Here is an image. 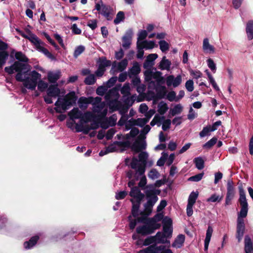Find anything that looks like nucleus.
<instances>
[{"label": "nucleus", "instance_id": "nucleus-1", "mask_svg": "<svg viewBox=\"0 0 253 253\" xmlns=\"http://www.w3.org/2000/svg\"><path fill=\"white\" fill-rule=\"evenodd\" d=\"M238 189L240 195L239 202L241 205V209L238 214L236 238L237 239L238 242H240L245 231V224L244 218H245L248 214V204L247 203L245 192L242 183L239 186Z\"/></svg>", "mask_w": 253, "mask_h": 253}, {"label": "nucleus", "instance_id": "nucleus-2", "mask_svg": "<svg viewBox=\"0 0 253 253\" xmlns=\"http://www.w3.org/2000/svg\"><path fill=\"white\" fill-rule=\"evenodd\" d=\"M30 69V66L27 63H23L18 61H15L10 66L5 67L4 71L9 75L14 73V71L17 72L15 76V79L18 82H23V85L26 88L28 85L29 77L23 78V75H27Z\"/></svg>", "mask_w": 253, "mask_h": 253}, {"label": "nucleus", "instance_id": "nucleus-3", "mask_svg": "<svg viewBox=\"0 0 253 253\" xmlns=\"http://www.w3.org/2000/svg\"><path fill=\"white\" fill-rule=\"evenodd\" d=\"M77 99L78 97L74 91L67 93L63 98H58L54 104L56 106L54 108L56 112L61 113V110L59 108H61L64 111L68 109L69 107L76 103Z\"/></svg>", "mask_w": 253, "mask_h": 253}, {"label": "nucleus", "instance_id": "nucleus-4", "mask_svg": "<svg viewBox=\"0 0 253 253\" xmlns=\"http://www.w3.org/2000/svg\"><path fill=\"white\" fill-rule=\"evenodd\" d=\"M26 31L29 34V38L27 40L35 45L37 50L43 53L47 58L51 60H56V57L51 53H50L46 48L41 45H44V43L42 42L35 34L32 33L29 29H27Z\"/></svg>", "mask_w": 253, "mask_h": 253}, {"label": "nucleus", "instance_id": "nucleus-5", "mask_svg": "<svg viewBox=\"0 0 253 253\" xmlns=\"http://www.w3.org/2000/svg\"><path fill=\"white\" fill-rule=\"evenodd\" d=\"M145 136H142L140 134L137 138L136 140L133 143L129 148L135 153L142 152V150L146 148V142L145 141Z\"/></svg>", "mask_w": 253, "mask_h": 253}, {"label": "nucleus", "instance_id": "nucleus-6", "mask_svg": "<svg viewBox=\"0 0 253 253\" xmlns=\"http://www.w3.org/2000/svg\"><path fill=\"white\" fill-rule=\"evenodd\" d=\"M145 197V195L142 192L140 193L138 195L136 196V197L134 198L135 200L133 199H130V201L132 203V209L131 211V214H132L133 217H136L138 215V211L140 207V205L141 202L143 200Z\"/></svg>", "mask_w": 253, "mask_h": 253}, {"label": "nucleus", "instance_id": "nucleus-7", "mask_svg": "<svg viewBox=\"0 0 253 253\" xmlns=\"http://www.w3.org/2000/svg\"><path fill=\"white\" fill-rule=\"evenodd\" d=\"M31 78L29 77L28 83L27 88L34 90L37 85L38 80L41 78V75L35 70L31 72L30 74Z\"/></svg>", "mask_w": 253, "mask_h": 253}, {"label": "nucleus", "instance_id": "nucleus-8", "mask_svg": "<svg viewBox=\"0 0 253 253\" xmlns=\"http://www.w3.org/2000/svg\"><path fill=\"white\" fill-rule=\"evenodd\" d=\"M117 146L125 148H129L130 146V143L129 141H116L106 148L108 153L117 151L118 149Z\"/></svg>", "mask_w": 253, "mask_h": 253}, {"label": "nucleus", "instance_id": "nucleus-9", "mask_svg": "<svg viewBox=\"0 0 253 253\" xmlns=\"http://www.w3.org/2000/svg\"><path fill=\"white\" fill-rule=\"evenodd\" d=\"M133 31L131 29L127 30L122 38V46L126 49H128L131 43Z\"/></svg>", "mask_w": 253, "mask_h": 253}, {"label": "nucleus", "instance_id": "nucleus-10", "mask_svg": "<svg viewBox=\"0 0 253 253\" xmlns=\"http://www.w3.org/2000/svg\"><path fill=\"white\" fill-rule=\"evenodd\" d=\"M166 81L168 86L172 85L173 87H175L181 83L182 78L180 75L177 76L176 78H174L173 75H169L167 77Z\"/></svg>", "mask_w": 253, "mask_h": 253}, {"label": "nucleus", "instance_id": "nucleus-11", "mask_svg": "<svg viewBox=\"0 0 253 253\" xmlns=\"http://www.w3.org/2000/svg\"><path fill=\"white\" fill-rule=\"evenodd\" d=\"M144 225L139 226L136 229L137 234L141 236H147L153 233L150 224L148 223H143Z\"/></svg>", "mask_w": 253, "mask_h": 253}, {"label": "nucleus", "instance_id": "nucleus-12", "mask_svg": "<svg viewBox=\"0 0 253 253\" xmlns=\"http://www.w3.org/2000/svg\"><path fill=\"white\" fill-rule=\"evenodd\" d=\"M156 94L153 96V99L154 101L164 98L167 92V88L165 86H156Z\"/></svg>", "mask_w": 253, "mask_h": 253}, {"label": "nucleus", "instance_id": "nucleus-13", "mask_svg": "<svg viewBox=\"0 0 253 253\" xmlns=\"http://www.w3.org/2000/svg\"><path fill=\"white\" fill-rule=\"evenodd\" d=\"M46 93L49 97L56 98L60 96V90L58 87L57 84H51L47 88Z\"/></svg>", "mask_w": 253, "mask_h": 253}, {"label": "nucleus", "instance_id": "nucleus-14", "mask_svg": "<svg viewBox=\"0 0 253 253\" xmlns=\"http://www.w3.org/2000/svg\"><path fill=\"white\" fill-rule=\"evenodd\" d=\"M112 9L109 6L102 5L100 14L104 16L107 20H111L113 19V13L111 11Z\"/></svg>", "mask_w": 253, "mask_h": 253}, {"label": "nucleus", "instance_id": "nucleus-15", "mask_svg": "<svg viewBox=\"0 0 253 253\" xmlns=\"http://www.w3.org/2000/svg\"><path fill=\"white\" fill-rule=\"evenodd\" d=\"M40 239L38 235H35L32 237L28 241L24 243V248L26 249H29L33 247L38 242Z\"/></svg>", "mask_w": 253, "mask_h": 253}, {"label": "nucleus", "instance_id": "nucleus-16", "mask_svg": "<svg viewBox=\"0 0 253 253\" xmlns=\"http://www.w3.org/2000/svg\"><path fill=\"white\" fill-rule=\"evenodd\" d=\"M158 56L156 53L149 54L147 56L146 59L143 64V67L146 69L148 66H152L153 64V61L158 58Z\"/></svg>", "mask_w": 253, "mask_h": 253}, {"label": "nucleus", "instance_id": "nucleus-17", "mask_svg": "<svg viewBox=\"0 0 253 253\" xmlns=\"http://www.w3.org/2000/svg\"><path fill=\"white\" fill-rule=\"evenodd\" d=\"M68 115L72 120L78 119H81V118L83 117V113L78 108H74L69 112Z\"/></svg>", "mask_w": 253, "mask_h": 253}, {"label": "nucleus", "instance_id": "nucleus-18", "mask_svg": "<svg viewBox=\"0 0 253 253\" xmlns=\"http://www.w3.org/2000/svg\"><path fill=\"white\" fill-rule=\"evenodd\" d=\"M185 241V235L183 234L178 235L172 244L173 247L177 248H181Z\"/></svg>", "mask_w": 253, "mask_h": 253}, {"label": "nucleus", "instance_id": "nucleus-19", "mask_svg": "<svg viewBox=\"0 0 253 253\" xmlns=\"http://www.w3.org/2000/svg\"><path fill=\"white\" fill-rule=\"evenodd\" d=\"M246 32L248 39L251 41L253 39V20H249L246 25Z\"/></svg>", "mask_w": 253, "mask_h": 253}, {"label": "nucleus", "instance_id": "nucleus-20", "mask_svg": "<svg viewBox=\"0 0 253 253\" xmlns=\"http://www.w3.org/2000/svg\"><path fill=\"white\" fill-rule=\"evenodd\" d=\"M147 201H150L152 203L155 204L158 200V197L156 195L154 191L150 190H147L145 191Z\"/></svg>", "mask_w": 253, "mask_h": 253}, {"label": "nucleus", "instance_id": "nucleus-21", "mask_svg": "<svg viewBox=\"0 0 253 253\" xmlns=\"http://www.w3.org/2000/svg\"><path fill=\"white\" fill-rule=\"evenodd\" d=\"M171 65L170 61L166 59V56H164L160 62L159 68L162 70H169Z\"/></svg>", "mask_w": 253, "mask_h": 253}, {"label": "nucleus", "instance_id": "nucleus-22", "mask_svg": "<svg viewBox=\"0 0 253 253\" xmlns=\"http://www.w3.org/2000/svg\"><path fill=\"white\" fill-rule=\"evenodd\" d=\"M138 214L140 215V216H136L135 218H137V221L139 223H147L146 222H149L150 217H148V216L150 214H148V213L145 210L144 211H141L139 212L138 211Z\"/></svg>", "mask_w": 253, "mask_h": 253}, {"label": "nucleus", "instance_id": "nucleus-23", "mask_svg": "<svg viewBox=\"0 0 253 253\" xmlns=\"http://www.w3.org/2000/svg\"><path fill=\"white\" fill-rule=\"evenodd\" d=\"M141 69L139 64L135 62L133 63L132 67L129 69L128 72V76L131 77V75L136 76L140 72Z\"/></svg>", "mask_w": 253, "mask_h": 253}, {"label": "nucleus", "instance_id": "nucleus-24", "mask_svg": "<svg viewBox=\"0 0 253 253\" xmlns=\"http://www.w3.org/2000/svg\"><path fill=\"white\" fill-rule=\"evenodd\" d=\"M235 189L234 187V183L232 180H229L227 183V193L226 196L234 197Z\"/></svg>", "mask_w": 253, "mask_h": 253}, {"label": "nucleus", "instance_id": "nucleus-25", "mask_svg": "<svg viewBox=\"0 0 253 253\" xmlns=\"http://www.w3.org/2000/svg\"><path fill=\"white\" fill-rule=\"evenodd\" d=\"M203 48L205 52L209 53L214 52V47L209 43V39L208 38L204 39Z\"/></svg>", "mask_w": 253, "mask_h": 253}, {"label": "nucleus", "instance_id": "nucleus-26", "mask_svg": "<svg viewBox=\"0 0 253 253\" xmlns=\"http://www.w3.org/2000/svg\"><path fill=\"white\" fill-rule=\"evenodd\" d=\"M60 71L55 73H49L47 76L49 82L50 83H55L60 78Z\"/></svg>", "mask_w": 253, "mask_h": 253}, {"label": "nucleus", "instance_id": "nucleus-27", "mask_svg": "<svg viewBox=\"0 0 253 253\" xmlns=\"http://www.w3.org/2000/svg\"><path fill=\"white\" fill-rule=\"evenodd\" d=\"M96 118H97L96 115H94L90 112H87L84 114H83V117L81 118V120L84 121V122L87 123L91 120L93 121Z\"/></svg>", "mask_w": 253, "mask_h": 253}, {"label": "nucleus", "instance_id": "nucleus-28", "mask_svg": "<svg viewBox=\"0 0 253 253\" xmlns=\"http://www.w3.org/2000/svg\"><path fill=\"white\" fill-rule=\"evenodd\" d=\"M193 161L197 169L201 170L204 168L205 162L202 157H196L194 159Z\"/></svg>", "mask_w": 253, "mask_h": 253}, {"label": "nucleus", "instance_id": "nucleus-29", "mask_svg": "<svg viewBox=\"0 0 253 253\" xmlns=\"http://www.w3.org/2000/svg\"><path fill=\"white\" fill-rule=\"evenodd\" d=\"M8 56L9 53L7 51H0V68L5 64Z\"/></svg>", "mask_w": 253, "mask_h": 253}, {"label": "nucleus", "instance_id": "nucleus-30", "mask_svg": "<svg viewBox=\"0 0 253 253\" xmlns=\"http://www.w3.org/2000/svg\"><path fill=\"white\" fill-rule=\"evenodd\" d=\"M15 57L18 60L17 61L19 62H22L25 63L29 61V59L21 51L16 52L15 54Z\"/></svg>", "mask_w": 253, "mask_h": 253}, {"label": "nucleus", "instance_id": "nucleus-31", "mask_svg": "<svg viewBox=\"0 0 253 253\" xmlns=\"http://www.w3.org/2000/svg\"><path fill=\"white\" fill-rule=\"evenodd\" d=\"M97 63L98 64V65L105 68L109 67L111 65V61L107 60L105 57H100Z\"/></svg>", "mask_w": 253, "mask_h": 253}, {"label": "nucleus", "instance_id": "nucleus-32", "mask_svg": "<svg viewBox=\"0 0 253 253\" xmlns=\"http://www.w3.org/2000/svg\"><path fill=\"white\" fill-rule=\"evenodd\" d=\"M160 234V232H158L155 236H150L146 238L143 242V245L147 246H149L150 244L156 242V238Z\"/></svg>", "mask_w": 253, "mask_h": 253}, {"label": "nucleus", "instance_id": "nucleus-33", "mask_svg": "<svg viewBox=\"0 0 253 253\" xmlns=\"http://www.w3.org/2000/svg\"><path fill=\"white\" fill-rule=\"evenodd\" d=\"M130 88L128 83H125L121 89V93L125 96H128L130 94Z\"/></svg>", "mask_w": 253, "mask_h": 253}, {"label": "nucleus", "instance_id": "nucleus-34", "mask_svg": "<svg viewBox=\"0 0 253 253\" xmlns=\"http://www.w3.org/2000/svg\"><path fill=\"white\" fill-rule=\"evenodd\" d=\"M169 108L166 103L162 101L158 105V112L162 115H164Z\"/></svg>", "mask_w": 253, "mask_h": 253}, {"label": "nucleus", "instance_id": "nucleus-35", "mask_svg": "<svg viewBox=\"0 0 253 253\" xmlns=\"http://www.w3.org/2000/svg\"><path fill=\"white\" fill-rule=\"evenodd\" d=\"M198 197V193L193 191L189 196L188 204L194 205L196 203V200Z\"/></svg>", "mask_w": 253, "mask_h": 253}, {"label": "nucleus", "instance_id": "nucleus-36", "mask_svg": "<svg viewBox=\"0 0 253 253\" xmlns=\"http://www.w3.org/2000/svg\"><path fill=\"white\" fill-rule=\"evenodd\" d=\"M128 64V61L126 59H124L118 63L117 66V69L120 72L124 71Z\"/></svg>", "mask_w": 253, "mask_h": 253}, {"label": "nucleus", "instance_id": "nucleus-37", "mask_svg": "<svg viewBox=\"0 0 253 253\" xmlns=\"http://www.w3.org/2000/svg\"><path fill=\"white\" fill-rule=\"evenodd\" d=\"M217 141V138L213 137L211 139L207 142L203 146V148L205 149H210L213 146Z\"/></svg>", "mask_w": 253, "mask_h": 253}, {"label": "nucleus", "instance_id": "nucleus-38", "mask_svg": "<svg viewBox=\"0 0 253 253\" xmlns=\"http://www.w3.org/2000/svg\"><path fill=\"white\" fill-rule=\"evenodd\" d=\"M92 99L91 98V97H84V96H82V97H81L79 99V101H78V103H79V106L80 108H82L83 107V104H90L91 103V100Z\"/></svg>", "mask_w": 253, "mask_h": 253}, {"label": "nucleus", "instance_id": "nucleus-39", "mask_svg": "<svg viewBox=\"0 0 253 253\" xmlns=\"http://www.w3.org/2000/svg\"><path fill=\"white\" fill-rule=\"evenodd\" d=\"M95 82L96 79L93 74L89 75L84 80V83L86 85H92L94 84Z\"/></svg>", "mask_w": 253, "mask_h": 253}, {"label": "nucleus", "instance_id": "nucleus-40", "mask_svg": "<svg viewBox=\"0 0 253 253\" xmlns=\"http://www.w3.org/2000/svg\"><path fill=\"white\" fill-rule=\"evenodd\" d=\"M92 99L91 100V103L90 104H92L94 107H97L100 109L103 108L102 106H100L99 104L101 102L102 99L100 97H96L95 98L93 97H90Z\"/></svg>", "mask_w": 253, "mask_h": 253}, {"label": "nucleus", "instance_id": "nucleus-41", "mask_svg": "<svg viewBox=\"0 0 253 253\" xmlns=\"http://www.w3.org/2000/svg\"><path fill=\"white\" fill-rule=\"evenodd\" d=\"M140 154L138 155L139 161L141 162V164H147V160L148 158V154L146 152H140Z\"/></svg>", "mask_w": 253, "mask_h": 253}, {"label": "nucleus", "instance_id": "nucleus-42", "mask_svg": "<svg viewBox=\"0 0 253 253\" xmlns=\"http://www.w3.org/2000/svg\"><path fill=\"white\" fill-rule=\"evenodd\" d=\"M160 48L163 52H165L169 48V44L164 40H161L159 42Z\"/></svg>", "mask_w": 253, "mask_h": 253}, {"label": "nucleus", "instance_id": "nucleus-43", "mask_svg": "<svg viewBox=\"0 0 253 253\" xmlns=\"http://www.w3.org/2000/svg\"><path fill=\"white\" fill-rule=\"evenodd\" d=\"M85 50V47L83 45H79L75 49L73 56L75 58H77Z\"/></svg>", "mask_w": 253, "mask_h": 253}, {"label": "nucleus", "instance_id": "nucleus-44", "mask_svg": "<svg viewBox=\"0 0 253 253\" xmlns=\"http://www.w3.org/2000/svg\"><path fill=\"white\" fill-rule=\"evenodd\" d=\"M141 193V192L139 189V187L137 186H134L131 187L129 195L131 197L134 198Z\"/></svg>", "mask_w": 253, "mask_h": 253}, {"label": "nucleus", "instance_id": "nucleus-45", "mask_svg": "<svg viewBox=\"0 0 253 253\" xmlns=\"http://www.w3.org/2000/svg\"><path fill=\"white\" fill-rule=\"evenodd\" d=\"M125 19V13L123 11H120L118 12L116 18L114 19V23L115 24H118Z\"/></svg>", "mask_w": 253, "mask_h": 253}, {"label": "nucleus", "instance_id": "nucleus-46", "mask_svg": "<svg viewBox=\"0 0 253 253\" xmlns=\"http://www.w3.org/2000/svg\"><path fill=\"white\" fill-rule=\"evenodd\" d=\"M136 97V94L131 95L130 97H127L124 101L125 104L128 106H132L135 100Z\"/></svg>", "mask_w": 253, "mask_h": 253}, {"label": "nucleus", "instance_id": "nucleus-47", "mask_svg": "<svg viewBox=\"0 0 253 253\" xmlns=\"http://www.w3.org/2000/svg\"><path fill=\"white\" fill-rule=\"evenodd\" d=\"M182 110V107L180 104L176 105L173 109L170 110L171 114L174 116L176 114H180Z\"/></svg>", "mask_w": 253, "mask_h": 253}, {"label": "nucleus", "instance_id": "nucleus-48", "mask_svg": "<svg viewBox=\"0 0 253 253\" xmlns=\"http://www.w3.org/2000/svg\"><path fill=\"white\" fill-rule=\"evenodd\" d=\"M163 234L166 235V238H170L172 234V226H163Z\"/></svg>", "mask_w": 253, "mask_h": 253}, {"label": "nucleus", "instance_id": "nucleus-49", "mask_svg": "<svg viewBox=\"0 0 253 253\" xmlns=\"http://www.w3.org/2000/svg\"><path fill=\"white\" fill-rule=\"evenodd\" d=\"M146 164H139L136 169V171L137 173L139 174V175H143L145 171Z\"/></svg>", "mask_w": 253, "mask_h": 253}, {"label": "nucleus", "instance_id": "nucleus-50", "mask_svg": "<svg viewBox=\"0 0 253 253\" xmlns=\"http://www.w3.org/2000/svg\"><path fill=\"white\" fill-rule=\"evenodd\" d=\"M204 174V173L203 172L202 173H198L194 176L190 177L188 178V180L190 181L198 182L202 179Z\"/></svg>", "mask_w": 253, "mask_h": 253}, {"label": "nucleus", "instance_id": "nucleus-51", "mask_svg": "<svg viewBox=\"0 0 253 253\" xmlns=\"http://www.w3.org/2000/svg\"><path fill=\"white\" fill-rule=\"evenodd\" d=\"M131 216H132V215H129L128 217V219L129 222V227L130 229L133 230L135 228V227L136 225V224L138 222V221H137V218H135V219H133L131 218Z\"/></svg>", "mask_w": 253, "mask_h": 253}, {"label": "nucleus", "instance_id": "nucleus-52", "mask_svg": "<svg viewBox=\"0 0 253 253\" xmlns=\"http://www.w3.org/2000/svg\"><path fill=\"white\" fill-rule=\"evenodd\" d=\"M164 215L162 213H158L155 214L153 217L150 218L149 221L153 222L160 221L163 220L164 218Z\"/></svg>", "mask_w": 253, "mask_h": 253}, {"label": "nucleus", "instance_id": "nucleus-53", "mask_svg": "<svg viewBox=\"0 0 253 253\" xmlns=\"http://www.w3.org/2000/svg\"><path fill=\"white\" fill-rule=\"evenodd\" d=\"M117 94V90L114 88H112L106 94L105 98L106 100H110L112 97L115 96Z\"/></svg>", "mask_w": 253, "mask_h": 253}, {"label": "nucleus", "instance_id": "nucleus-54", "mask_svg": "<svg viewBox=\"0 0 253 253\" xmlns=\"http://www.w3.org/2000/svg\"><path fill=\"white\" fill-rule=\"evenodd\" d=\"M135 125L141 127H143L145 125L148 123V119L146 118H138L134 119Z\"/></svg>", "mask_w": 253, "mask_h": 253}, {"label": "nucleus", "instance_id": "nucleus-55", "mask_svg": "<svg viewBox=\"0 0 253 253\" xmlns=\"http://www.w3.org/2000/svg\"><path fill=\"white\" fill-rule=\"evenodd\" d=\"M222 199V197H220L215 194H213L207 199V202H219Z\"/></svg>", "mask_w": 253, "mask_h": 253}, {"label": "nucleus", "instance_id": "nucleus-56", "mask_svg": "<svg viewBox=\"0 0 253 253\" xmlns=\"http://www.w3.org/2000/svg\"><path fill=\"white\" fill-rule=\"evenodd\" d=\"M154 205V204L152 203L150 201H147L144 205V210L147 211L148 214H150L152 212V208Z\"/></svg>", "mask_w": 253, "mask_h": 253}, {"label": "nucleus", "instance_id": "nucleus-57", "mask_svg": "<svg viewBox=\"0 0 253 253\" xmlns=\"http://www.w3.org/2000/svg\"><path fill=\"white\" fill-rule=\"evenodd\" d=\"M139 130L138 128L135 127H132L131 128L129 133L126 134V138H129V136L132 137H134L139 133Z\"/></svg>", "mask_w": 253, "mask_h": 253}, {"label": "nucleus", "instance_id": "nucleus-58", "mask_svg": "<svg viewBox=\"0 0 253 253\" xmlns=\"http://www.w3.org/2000/svg\"><path fill=\"white\" fill-rule=\"evenodd\" d=\"M163 226H172V220L169 216H165L162 220Z\"/></svg>", "mask_w": 253, "mask_h": 253}, {"label": "nucleus", "instance_id": "nucleus-59", "mask_svg": "<svg viewBox=\"0 0 253 253\" xmlns=\"http://www.w3.org/2000/svg\"><path fill=\"white\" fill-rule=\"evenodd\" d=\"M168 157V155L167 153H164L163 157H161L157 161V165L160 167L163 166Z\"/></svg>", "mask_w": 253, "mask_h": 253}, {"label": "nucleus", "instance_id": "nucleus-60", "mask_svg": "<svg viewBox=\"0 0 253 253\" xmlns=\"http://www.w3.org/2000/svg\"><path fill=\"white\" fill-rule=\"evenodd\" d=\"M148 223L150 224L153 233L156 229H159L161 226V224L157 223V222H153L151 221H149Z\"/></svg>", "mask_w": 253, "mask_h": 253}, {"label": "nucleus", "instance_id": "nucleus-61", "mask_svg": "<svg viewBox=\"0 0 253 253\" xmlns=\"http://www.w3.org/2000/svg\"><path fill=\"white\" fill-rule=\"evenodd\" d=\"M118 78L116 76L112 77L106 83V87L110 88L113 86L117 81Z\"/></svg>", "mask_w": 253, "mask_h": 253}, {"label": "nucleus", "instance_id": "nucleus-62", "mask_svg": "<svg viewBox=\"0 0 253 253\" xmlns=\"http://www.w3.org/2000/svg\"><path fill=\"white\" fill-rule=\"evenodd\" d=\"M127 195V192L126 191H120L116 193L115 198L117 200L124 199Z\"/></svg>", "mask_w": 253, "mask_h": 253}, {"label": "nucleus", "instance_id": "nucleus-63", "mask_svg": "<svg viewBox=\"0 0 253 253\" xmlns=\"http://www.w3.org/2000/svg\"><path fill=\"white\" fill-rule=\"evenodd\" d=\"M48 87V84L44 81L41 80L39 81L38 84V88L39 90L42 92Z\"/></svg>", "mask_w": 253, "mask_h": 253}, {"label": "nucleus", "instance_id": "nucleus-64", "mask_svg": "<svg viewBox=\"0 0 253 253\" xmlns=\"http://www.w3.org/2000/svg\"><path fill=\"white\" fill-rule=\"evenodd\" d=\"M159 175V173L156 169H152L148 174L149 177L152 179L157 178Z\"/></svg>", "mask_w": 253, "mask_h": 253}]
</instances>
